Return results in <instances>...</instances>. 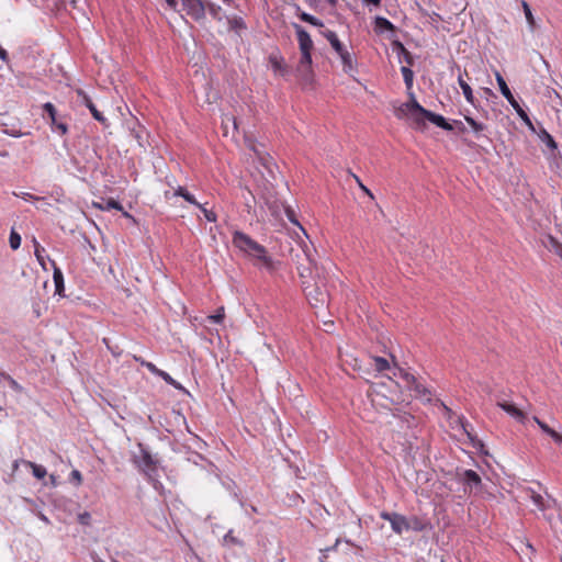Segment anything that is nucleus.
<instances>
[{
	"instance_id": "obj_1",
	"label": "nucleus",
	"mask_w": 562,
	"mask_h": 562,
	"mask_svg": "<svg viewBox=\"0 0 562 562\" xmlns=\"http://www.w3.org/2000/svg\"><path fill=\"white\" fill-rule=\"evenodd\" d=\"M291 260L310 304L314 307L326 305L329 300L326 269L317 265L312 249L306 244L297 243L295 248H291Z\"/></svg>"
},
{
	"instance_id": "obj_51",
	"label": "nucleus",
	"mask_w": 562,
	"mask_h": 562,
	"mask_svg": "<svg viewBox=\"0 0 562 562\" xmlns=\"http://www.w3.org/2000/svg\"><path fill=\"white\" fill-rule=\"evenodd\" d=\"M18 196H21L24 200H30V199H33V200H36V201L43 200V198L32 195L31 193H27V192H22L21 194H18Z\"/></svg>"
},
{
	"instance_id": "obj_49",
	"label": "nucleus",
	"mask_w": 562,
	"mask_h": 562,
	"mask_svg": "<svg viewBox=\"0 0 562 562\" xmlns=\"http://www.w3.org/2000/svg\"><path fill=\"white\" fill-rule=\"evenodd\" d=\"M356 181L358 182L360 189L366 193L368 194L371 199H373V194L372 192L360 181V179L358 177H356Z\"/></svg>"
},
{
	"instance_id": "obj_34",
	"label": "nucleus",
	"mask_w": 562,
	"mask_h": 562,
	"mask_svg": "<svg viewBox=\"0 0 562 562\" xmlns=\"http://www.w3.org/2000/svg\"><path fill=\"white\" fill-rule=\"evenodd\" d=\"M0 376L2 379H4L5 381H8L10 387L12 390H14L15 392L21 393L23 391V387L12 376H10L9 374L0 373Z\"/></svg>"
},
{
	"instance_id": "obj_45",
	"label": "nucleus",
	"mask_w": 562,
	"mask_h": 562,
	"mask_svg": "<svg viewBox=\"0 0 562 562\" xmlns=\"http://www.w3.org/2000/svg\"><path fill=\"white\" fill-rule=\"evenodd\" d=\"M53 131L65 135L68 132V126L65 122H59L56 123V126L53 127Z\"/></svg>"
},
{
	"instance_id": "obj_62",
	"label": "nucleus",
	"mask_w": 562,
	"mask_h": 562,
	"mask_svg": "<svg viewBox=\"0 0 562 562\" xmlns=\"http://www.w3.org/2000/svg\"><path fill=\"white\" fill-rule=\"evenodd\" d=\"M330 5H336L338 0H326Z\"/></svg>"
},
{
	"instance_id": "obj_37",
	"label": "nucleus",
	"mask_w": 562,
	"mask_h": 562,
	"mask_svg": "<svg viewBox=\"0 0 562 562\" xmlns=\"http://www.w3.org/2000/svg\"><path fill=\"white\" fill-rule=\"evenodd\" d=\"M43 111L49 120H54V116H57V110L55 105L50 102H46L43 104Z\"/></svg>"
},
{
	"instance_id": "obj_43",
	"label": "nucleus",
	"mask_w": 562,
	"mask_h": 562,
	"mask_svg": "<svg viewBox=\"0 0 562 562\" xmlns=\"http://www.w3.org/2000/svg\"><path fill=\"white\" fill-rule=\"evenodd\" d=\"M285 213H286V217H288V220H289L291 223H293V224H295V225L300 226V228L303 231V227L300 225L299 221L296 220V216H295L294 211H293V210H291L290 207H288V209L285 210Z\"/></svg>"
},
{
	"instance_id": "obj_63",
	"label": "nucleus",
	"mask_w": 562,
	"mask_h": 562,
	"mask_svg": "<svg viewBox=\"0 0 562 562\" xmlns=\"http://www.w3.org/2000/svg\"><path fill=\"white\" fill-rule=\"evenodd\" d=\"M233 120V124H234V127L237 128V122H236V119L235 117H232Z\"/></svg>"
},
{
	"instance_id": "obj_39",
	"label": "nucleus",
	"mask_w": 562,
	"mask_h": 562,
	"mask_svg": "<svg viewBox=\"0 0 562 562\" xmlns=\"http://www.w3.org/2000/svg\"><path fill=\"white\" fill-rule=\"evenodd\" d=\"M136 361H138L143 367H145L146 369H148L153 374L155 375H159L160 373V369H158L153 362H149V361H146V360H143V359H138V358H135Z\"/></svg>"
},
{
	"instance_id": "obj_27",
	"label": "nucleus",
	"mask_w": 562,
	"mask_h": 562,
	"mask_svg": "<svg viewBox=\"0 0 562 562\" xmlns=\"http://www.w3.org/2000/svg\"><path fill=\"white\" fill-rule=\"evenodd\" d=\"M299 18L303 21V22H306V23H310L311 25L313 26H316V27H324V23L323 21H321L319 19H317L316 16L310 14V13H306V12H302Z\"/></svg>"
},
{
	"instance_id": "obj_41",
	"label": "nucleus",
	"mask_w": 562,
	"mask_h": 562,
	"mask_svg": "<svg viewBox=\"0 0 562 562\" xmlns=\"http://www.w3.org/2000/svg\"><path fill=\"white\" fill-rule=\"evenodd\" d=\"M198 207L201 210V212L203 213L206 221H209V222L216 221V214L213 211L205 209L202 204H200V206H198Z\"/></svg>"
},
{
	"instance_id": "obj_44",
	"label": "nucleus",
	"mask_w": 562,
	"mask_h": 562,
	"mask_svg": "<svg viewBox=\"0 0 562 562\" xmlns=\"http://www.w3.org/2000/svg\"><path fill=\"white\" fill-rule=\"evenodd\" d=\"M547 435L550 436L555 443H558L559 446H562V435L561 434H559L558 431H555L554 429L551 428V430Z\"/></svg>"
},
{
	"instance_id": "obj_11",
	"label": "nucleus",
	"mask_w": 562,
	"mask_h": 562,
	"mask_svg": "<svg viewBox=\"0 0 562 562\" xmlns=\"http://www.w3.org/2000/svg\"><path fill=\"white\" fill-rule=\"evenodd\" d=\"M404 108L411 114V116H412L414 123L416 124V126L418 128H423L425 126L424 117H425L426 113L428 112V110L423 108L416 101V99L414 98L413 94H412V100L409 102H406L405 104H403L400 110L403 111Z\"/></svg>"
},
{
	"instance_id": "obj_10",
	"label": "nucleus",
	"mask_w": 562,
	"mask_h": 562,
	"mask_svg": "<svg viewBox=\"0 0 562 562\" xmlns=\"http://www.w3.org/2000/svg\"><path fill=\"white\" fill-rule=\"evenodd\" d=\"M539 490H541V484L538 483ZM527 497L531 499L533 505L541 512H544L548 508H551L555 501L546 494V497L541 494V491H536L532 487H527L525 490Z\"/></svg>"
},
{
	"instance_id": "obj_57",
	"label": "nucleus",
	"mask_w": 562,
	"mask_h": 562,
	"mask_svg": "<svg viewBox=\"0 0 562 562\" xmlns=\"http://www.w3.org/2000/svg\"><path fill=\"white\" fill-rule=\"evenodd\" d=\"M35 255H36V257H37V259H38L40 263H41V265H43L44 262H43V259H42V255H40L38 249H36Z\"/></svg>"
},
{
	"instance_id": "obj_52",
	"label": "nucleus",
	"mask_w": 562,
	"mask_h": 562,
	"mask_svg": "<svg viewBox=\"0 0 562 562\" xmlns=\"http://www.w3.org/2000/svg\"><path fill=\"white\" fill-rule=\"evenodd\" d=\"M0 58L4 61V63H8L9 61V55L7 53V50L0 45Z\"/></svg>"
},
{
	"instance_id": "obj_31",
	"label": "nucleus",
	"mask_w": 562,
	"mask_h": 562,
	"mask_svg": "<svg viewBox=\"0 0 562 562\" xmlns=\"http://www.w3.org/2000/svg\"><path fill=\"white\" fill-rule=\"evenodd\" d=\"M158 376L161 378L169 385L173 386L175 389L184 390L183 386L179 382H177L175 379H172V376L169 373H167L166 371L161 370Z\"/></svg>"
},
{
	"instance_id": "obj_16",
	"label": "nucleus",
	"mask_w": 562,
	"mask_h": 562,
	"mask_svg": "<svg viewBox=\"0 0 562 562\" xmlns=\"http://www.w3.org/2000/svg\"><path fill=\"white\" fill-rule=\"evenodd\" d=\"M172 196H181L188 203L200 206V203L195 200L194 195L191 194L184 187L179 186L173 193H170V191L165 192V198L169 200Z\"/></svg>"
},
{
	"instance_id": "obj_5",
	"label": "nucleus",
	"mask_w": 562,
	"mask_h": 562,
	"mask_svg": "<svg viewBox=\"0 0 562 562\" xmlns=\"http://www.w3.org/2000/svg\"><path fill=\"white\" fill-rule=\"evenodd\" d=\"M138 449L139 456H135L134 463L148 480L154 481L158 476L159 460L143 443H138Z\"/></svg>"
},
{
	"instance_id": "obj_9",
	"label": "nucleus",
	"mask_w": 562,
	"mask_h": 562,
	"mask_svg": "<svg viewBox=\"0 0 562 562\" xmlns=\"http://www.w3.org/2000/svg\"><path fill=\"white\" fill-rule=\"evenodd\" d=\"M182 10L186 11L193 21L200 22L205 19V0H180Z\"/></svg>"
},
{
	"instance_id": "obj_15",
	"label": "nucleus",
	"mask_w": 562,
	"mask_h": 562,
	"mask_svg": "<svg viewBox=\"0 0 562 562\" xmlns=\"http://www.w3.org/2000/svg\"><path fill=\"white\" fill-rule=\"evenodd\" d=\"M497 406L501 407L504 412L515 418L517 422L524 424L526 419L525 413L516 407L514 404L508 402H498Z\"/></svg>"
},
{
	"instance_id": "obj_38",
	"label": "nucleus",
	"mask_w": 562,
	"mask_h": 562,
	"mask_svg": "<svg viewBox=\"0 0 562 562\" xmlns=\"http://www.w3.org/2000/svg\"><path fill=\"white\" fill-rule=\"evenodd\" d=\"M225 544L243 546L241 541L233 535V530H229L223 538Z\"/></svg>"
},
{
	"instance_id": "obj_33",
	"label": "nucleus",
	"mask_w": 562,
	"mask_h": 562,
	"mask_svg": "<svg viewBox=\"0 0 562 562\" xmlns=\"http://www.w3.org/2000/svg\"><path fill=\"white\" fill-rule=\"evenodd\" d=\"M9 243H10V247L13 249V250H16L20 248L21 246V236L18 232H15L13 228L11 229L10 232V237H9Z\"/></svg>"
},
{
	"instance_id": "obj_12",
	"label": "nucleus",
	"mask_w": 562,
	"mask_h": 562,
	"mask_svg": "<svg viewBox=\"0 0 562 562\" xmlns=\"http://www.w3.org/2000/svg\"><path fill=\"white\" fill-rule=\"evenodd\" d=\"M380 517L389 521L392 530L397 535L408 530V519L398 513L382 512Z\"/></svg>"
},
{
	"instance_id": "obj_3",
	"label": "nucleus",
	"mask_w": 562,
	"mask_h": 562,
	"mask_svg": "<svg viewBox=\"0 0 562 562\" xmlns=\"http://www.w3.org/2000/svg\"><path fill=\"white\" fill-rule=\"evenodd\" d=\"M321 35L328 41L331 48L339 57L344 71L346 74L355 72L357 70V60L353 54L340 42L336 32L325 29L321 31Z\"/></svg>"
},
{
	"instance_id": "obj_32",
	"label": "nucleus",
	"mask_w": 562,
	"mask_h": 562,
	"mask_svg": "<svg viewBox=\"0 0 562 562\" xmlns=\"http://www.w3.org/2000/svg\"><path fill=\"white\" fill-rule=\"evenodd\" d=\"M522 9H524V13H525L526 20H527L530 29L533 30L536 27V21H535L533 14L531 12V9L526 1H522Z\"/></svg>"
},
{
	"instance_id": "obj_19",
	"label": "nucleus",
	"mask_w": 562,
	"mask_h": 562,
	"mask_svg": "<svg viewBox=\"0 0 562 562\" xmlns=\"http://www.w3.org/2000/svg\"><path fill=\"white\" fill-rule=\"evenodd\" d=\"M392 46H393V49L397 53L400 59L403 58V60L408 64V65H413L414 63V57L413 55L411 54V52H408L406 49V47L403 45L402 42H400L398 40H394L392 42Z\"/></svg>"
},
{
	"instance_id": "obj_7",
	"label": "nucleus",
	"mask_w": 562,
	"mask_h": 562,
	"mask_svg": "<svg viewBox=\"0 0 562 562\" xmlns=\"http://www.w3.org/2000/svg\"><path fill=\"white\" fill-rule=\"evenodd\" d=\"M457 477L464 485V493H479L482 491V480L477 472L473 470L457 471Z\"/></svg>"
},
{
	"instance_id": "obj_61",
	"label": "nucleus",
	"mask_w": 562,
	"mask_h": 562,
	"mask_svg": "<svg viewBox=\"0 0 562 562\" xmlns=\"http://www.w3.org/2000/svg\"><path fill=\"white\" fill-rule=\"evenodd\" d=\"M225 4L232 5L234 3V0H222Z\"/></svg>"
},
{
	"instance_id": "obj_59",
	"label": "nucleus",
	"mask_w": 562,
	"mask_h": 562,
	"mask_svg": "<svg viewBox=\"0 0 562 562\" xmlns=\"http://www.w3.org/2000/svg\"><path fill=\"white\" fill-rule=\"evenodd\" d=\"M398 369H400L398 367H395V368L393 369V375H394V376H398V378H400Z\"/></svg>"
},
{
	"instance_id": "obj_24",
	"label": "nucleus",
	"mask_w": 562,
	"mask_h": 562,
	"mask_svg": "<svg viewBox=\"0 0 562 562\" xmlns=\"http://www.w3.org/2000/svg\"><path fill=\"white\" fill-rule=\"evenodd\" d=\"M204 7H205V12L207 11L209 14L214 19V20H217V21H222V14H221V7L217 5L216 3L214 2H211L209 0H205L204 2Z\"/></svg>"
},
{
	"instance_id": "obj_26",
	"label": "nucleus",
	"mask_w": 562,
	"mask_h": 562,
	"mask_svg": "<svg viewBox=\"0 0 562 562\" xmlns=\"http://www.w3.org/2000/svg\"><path fill=\"white\" fill-rule=\"evenodd\" d=\"M464 120L472 127L476 137L480 138L482 136L481 133L486 128V125L476 122L472 116L469 115H464Z\"/></svg>"
},
{
	"instance_id": "obj_29",
	"label": "nucleus",
	"mask_w": 562,
	"mask_h": 562,
	"mask_svg": "<svg viewBox=\"0 0 562 562\" xmlns=\"http://www.w3.org/2000/svg\"><path fill=\"white\" fill-rule=\"evenodd\" d=\"M401 72L403 75V79L407 89L413 87L414 72L409 67L403 66L401 68Z\"/></svg>"
},
{
	"instance_id": "obj_40",
	"label": "nucleus",
	"mask_w": 562,
	"mask_h": 562,
	"mask_svg": "<svg viewBox=\"0 0 562 562\" xmlns=\"http://www.w3.org/2000/svg\"><path fill=\"white\" fill-rule=\"evenodd\" d=\"M541 139L546 143V145L550 149H555L557 148L555 140L553 139V137L547 131L542 132Z\"/></svg>"
},
{
	"instance_id": "obj_35",
	"label": "nucleus",
	"mask_w": 562,
	"mask_h": 562,
	"mask_svg": "<svg viewBox=\"0 0 562 562\" xmlns=\"http://www.w3.org/2000/svg\"><path fill=\"white\" fill-rule=\"evenodd\" d=\"M425 525L419 518L413 517L412 519L408 520V530L412 529L414 531H423Z\"/></svg>"
},
{
	"instance_id": "obj_54",
	"label": "nucleus",
	"mask_w": 562,
	"mask_h": 562,
	"mask_svg": "<svg viewBox=\"0 0 562 562\" xmlns=\"http://www.w3.org/2000/svg\"><path fill=\"white\" fill-rule=\"evenodd\" d=\"M363 2L378 7V5H380L381 0H363Z\"/></svg>"
},
{
	"instance_id": "obj_42",
	"label": "nucleus",
	"mask_w": 562,
	"mask_h": 562,
	"mask_svg": "<svg viewBox=\"0 0 562 562\" xmlns=\"http://www.w3.org/2000/svg\"><path fill=\"white\" fill-rule=\"evenodd\" d=\"M70 482L74 483L76 486L81 485V483H82V475H81L80 471H78V470H72L71 471V473H70Z\"/></svg>"
},
{
	"instance_id": "obj_2",
	"label": "nucleus",
	"mask_w": 562,
	"mask_h": 562,
	"mask_svg": "<svg viewBox=\"0 0 562 562\" xmlns=\"http://www.w3.org/2000/svg\"><path fill=\"white\" fill-rule=\"evenodd\" d=\"M233 245L243 252L246 257L254 261V265L259 268H265L268 271L274 270V261L265 246L257 243L249 235L235 231L232 238Z\"/></svg>"
},
{
	"instance_id": "obj_64",
	"label": "nucleus",
	"mask_w": 562,
	"mask_h": 562,
	"mask_svg": "<svg viewBox=\"0 0 562 562\" xmlns=\"http://www.w3.org/2000/svg\"><path fill=\"white\" fill-rule=\"evenodd\" d=\"M485 91H486L487 93H491V92H492V90H491V89H488V88H487V89H485Z\"/></svg>"
},
{
	"instance_id": "obj_56",
	"label": "nucleus",
	"mask_w": 562,
	"mask_h": 562,
	"mask_svg": "<svg viewBox=\"0 0 562 562\" xmlns=\"http://www.w3.org/2000/svg\"><path fill=\"white\" fill-rule=\"evenodd\" d=\"M552 93L554 94L555 99L559 100V103L562 104V98L560 97V94L555 90H552Z\"/></svg>"
},
{
	"instance_id": "obj_4",
	"label": "nucleus",
	"mask_w": 562,
	"mask_h": 562,
	"mask_svg": "<svg viewBox=\"0 0 562 562\" xmlns=\"http://www.w3.org/2000/svg\"><path fill=\"white\" fill-rule=\"evenodd\" d=\"M295 34L299 42V48L301 52V59L299 63V69L302 71L308 70L312 65V50L314 48L313 41L310 34L297 23H293Z\"/></svg>"
},
{
	"instance_id": "obj_18",
	"label": "nucleus",
	"mask_w": 562,
	"mask_h": 562,
	"mask_svg": "<svg viewBox=\"0 0 562 562\" xmlns=\"http://www.w3.org/2000/svg\"><path fill=\"white\" fill-rule=\"evenodd\" d=\"M374 32L376 34H383L384 32H395V26L386 18L375 16L374 19Z\"/></svg>"
},
{
	"instance_id": "obj_58",
	"label": "nucleus",
	"mask_w": 562,
	"mask_h": 562,
	"mask_svg": "<svg viewBox=\"0 0 562 562\" xmlns=\"http://www.w3.org/2000/svg\"><path fill=\"white\" fill-rule=\"evenodd\" d=\"M52 124V128L56 126V123H59L60 121H57V116H54V120H49Z\"/></svg>"
},
{
	"instance_id": "obj_53",
	"label": "nucleus",
	"mask_w": 562,
	"mask_h": 562,
	"mask_svg": "<svg viewBox=\"0 0 562 562\" xmlns=\"http://www.w3.org/2000/svg\"><path fill=\"white\" fill-rule=\"evenodd\" d=\"M453 124L458 127L460 132H465V126L461 121H453Z\"/></svg>"
},
{
	"instance_id": "obj_22",
	"label": "nucleus",
	"mask_w": 562,
	"mask_h": 562,
	"mask_svg": "<svg viewBox=\"0 0 562 562\" xmlns=\"http://www.w3.org/2000/svg\"><path fill=\"white\" fill-rule=\"evenodd\" d=\"M371 366L380 373L386 370H392L387 359L379 356L371 357Z\"/></svg>"
},
{
	"instance_id": "obj_20",
	"label": "nucleus",
	"mask_w": 562,
	"mask_h": 562,
	"mask_svg": "<svg viewBox=\"0 0 562 562\" xmlns=\"http://www.w3.org/2000/svg\"><path fill=\"white\" fill-rule=\"evenodd\" d=\"M458 83L460 86V88L462 89V92H463V95L465 98V100L472 104L473 106H475V98L473 95V91H472V88L470 87V85L463 79L462 77V74H459L458 76Z\"/></svg>"
},
{
	"instance_id": "obj_21",
	"label": "nucleus",
	"mask_w": 562,
	"mask_h": 562,
	"mask_svg": "<svg viewBox=\"0 0 562 562\" xmlns=\"http://www.w3.org/2000/svg\"><path fill=\"white\" fill-rule=\"evenodd\" d=\"M543 245L562 260V243H560L554 236L547 235Z\"/></svg>"
},
{
	"instance_id": "obj_8",
	"label": "nucleus",
	"mask_w": 562,
	"mask_h": 562,
	"mask_svg": "<svg viewBox=\"0 0 562 562\" xmlns=\"http://www.w3.org/2000/svg\"><path fill=\"white\" fill-rule=\"evenodd\" d=\"M400 378L405 382V385L415 392V396L424 401H430V391L420 383L415 375L406 372L403 369H398Z\"/></svg>"
},
{
	"instance_id": "obj_55",
	"label": "nucleus",
	"mask_w": 562,
	"mask_h": 562,
	"mask_svg": "<svg viewBox=\"0 0 562 562\" xmlns=\"http://www.w3.org/2000/svg\"><path fill=\"white\" fill-rule=\"evenodd\" d=\"M38 518L44 521L45 524H49V519L43 514V513H40L38 514Z\"/></svg>"
},
{
	"instance_id": "obj_23",
	"label": "nucleus",
	"mask_w": 562,
	"mask_h": 562,
	"mask_svg": "<svg viewBox=\"0 0 562 562\" xmlns=\"http://www.w3.org/2000/svg\"><path fill=\"white\" fill-rule=\"evenodd\" d=\"M53 279L55 283V293L58 295H64V276L59 268L54 269Z\"/></svg>"
},
{
	"instance_id": "obj_17",
	"label": "nucleus",
	"mask_w": 562,
	"mask_h": 562,
	"mask_svg": "<svg viewBox=\"0 0 562 562\" xmlns=\"http://www.w3.org/2000/svg\"><path fill=\"white\" fill-rule=\"evenodd\" d=\"M425 120H428L429 122H431L432 124L437 125L438 127L445 130V131H452L453 130V125L448 123L446 121V119L440 115V114H436L431 111L428 110V112L426 113L425 117H424V121Z\"/></svg>"
},
{
	"instance_id": "obj_30",
	"label": "nucleus",
	"mask_w": 562,
	"mask_h": 562,
	"mask_svg": "<svg viewBox=\"0 0 562 562\" xmlns=\"http://www.w3.org/2000/svg\"><path fill=\"white\" fill-rule=\"evenodd\" d=\"M99 207L101 210H105V211H110V210L123 211L122 204L114 199H108L106 201H104V204L99 205Z\"/></svg>"
},
{
	"instance_id": "obj_60",
	"label": "nucleus",
	"mask_w": 562,
	"mask_h": 562,
	"mask_svg": "<svg viewBox=\"0 0 562 562\" xmlns=\"http://www.w3.org/2000/svg\"><path fill=\"white\" fill-rule=\"evenodd\" d=\"M93 562H104L98 555H92Z\"/></svg>"
},
{
	"instance_id": "obj_50",
	"label": "nucleus",
	"mask_w": 562,
	"mask_h": 562,
	"mask_svg": "<svg viewBox=\"0 0 562 562\" xmlns=\"http://www.w3.org/2000/svg\"><path fill=\"white\" fill-rule=\"evenodd\" d=\"M168 8L175 12H178V1L177 0H165Z\"/></svg>"
},
{
	"instance_id": "obj_48",
	"label": "nucleus",
	"mask_w": 562,
	"mask_h": 562,
	"mask_svg": "<svg viewBox=\"0 0 562 562\" xmlns=\"http://www.w3.org/2000/svg\"><path fill=\"white\" fill-rule=\"evenodd\" d=\"M90 518H91V516L87 512H85L78 516L79 522L82 525H88L90 521Z\"/></svg>"
},
{
	"instance_id": "obj_28",
	"label": "nucleus",
	"mask_w": 562,
	"mask_h": 562,
	"mask_svg": "<svg viewBox=\"0 0 562 562\" xmlns=\"http://www.w3.org/2000/svg\"><path fill=\"white\" fill-rule=\"evenodd\" d=\"M27 465L32 469L33 475L36 479H44L47 474L46 469L43 465L36 464L34 462L27 461Z\"/></svg>"
},
{
	"instance_id": "obj_47",
	"label": "nucleus",
	"mask_w": 562,
	"mask_h": 562,
	"mask_svg": "<svg viewBox=\"0 0 562 562\" xmlns=\"http://www.w3.org/2000/svg\"><path fill=\"white\" fill-rule=\"evenodd\" d=\"M460 424H461L463 431L467 434V436L471 440H473L472 434L469 431V428H468L470 426V424L464 418H460Z\"/></svg>"
},
{
	"instance_id": "obj_46",
	"label": "nucleus",
	"mask_w": 562,
	"mask_h": 562,
	"mask_svg": "<svg viewBox=\"0 0 562 562\" xmlns=\"http://www.w3.org/2000/svg\"><path fill=\"white\" fill-rule=\"evenodd\" d=\"M532 419L544 434H548L551 430V427H549L544 422L540 420L537 416H533Z\"/></svg>"
},
{
	"instance_id": "obj_13",
	"label": "nucleus",
	"mask_w": 562,
	"mask_h": 562,
	"mask_svg": "<svg viewBox=\"0 0 562 562\" xmlns=\"http://www.w3.org/2000/svg\"><path fill=\"white\" fill-rule=\"evenodd\" d=\"M77 94L80 98L81 103L85 104L89 109L93 119L95 121L100 122L101 124L106 125V123H108L106 117L97 109V106L92 102L91 98L82 89H78Z\"/></svg>"
},
{
	"instance_id": "obj_25",
	"label": "nucleus",
	"mask_w": 562,
	"mask_h": 562,
	"mask_svg": "<svg viewBox=\"0 0 562 562\" xmlns=\"http://www.w3.org/2000/svg\"><path fill=\"white\" fill-rule=\"evenodd\" d=\"M227 23H228L229 30L235 31L237 33L239 31L246 29L245 21L243 20V18L237 16V15L227 18Z\"/></svg>"
},
{
	"instance_id": "obj_36",
	"label": "nucleus",
	"mask_w": 562,
	"mask_h": 562,
	"mask_svg": "<svg viewBox=\"0 0 562 562\" xmlns=\"http://www.w3.org/2000/svg\"><path fill=\"white\" fill-rule=\"evenodd\" d=\"M225 317L224 307H220L215 314L207 316V319L214 324H221Z\"/></svg>"
},
{
	"instance_id": "obj_6",
	"label": "nucleus",
	"mask_w": 562,
	"mask_h": 562,
	"mask_svg": "<svg viewBox=\"0 0 562 562\" xmlns=\"http://www.w3.org/2000/svg\"><path fill=\"white\" fill-rule=\"evenodd\" d=\"M496 81L498 85V88L501 90V93L504 95V98L508 101V103L514 108L518 116L522 120V122L530 128L535 130L532 122L526 111L519 105L517 100L514 98L510 89L508 88L505 79L499 72H496Z\"/></svg>"
},
{
	"instance_id": "obj_14",
	"label": "nucleus",
	"mask_w": 562,
	"mask_h": 562,
	"mask_svg": "<svg viewBox=\"0 0 562 562\" xmlns=\"http://www.w3.org/2000/svg\"><path fill=\"white\" fill-rule=\"evenodd\" d=\"M268 61L276 76L284 77L288 75V66L279 52L271 53L268 57Z\"/></svg>"
}]
</instances>
